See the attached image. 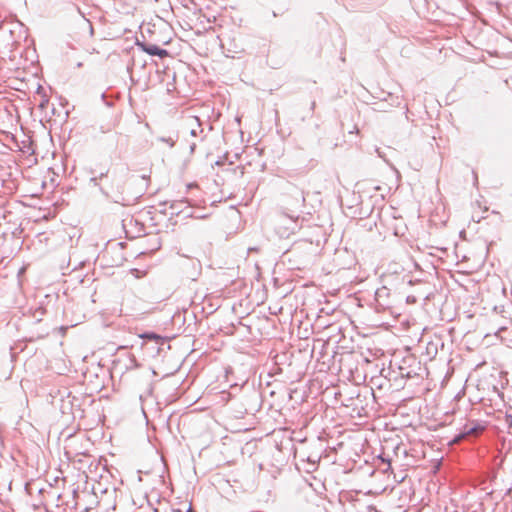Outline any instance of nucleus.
<instances>
[{"mask_svg":"<svg viewBox=\"0 0 512 512\" xmlns=\"http://www.w3.org/2000/svg\"><path fill=\"white\" fill-rule=\"evenodd\" d=\"M110 184L106 187H100L101 193L112 202L123 206L129 205L131 198L125 195V186L133 177H128L125 172L113 171L109 173Z\"/></svg>","mask_w":512,"mask_h":512,"instance_id":"obj_1","label":"nucleus"},{"mask_svg":"<svg viewBox=\"0 0 512 512\" xmlns=\"http://www.w3.org/2000/svg\"><path fill=\"white\" fill-rule=\"evenodd\" d=\"M46 313V310L44 307L42 306H38L37 308H35L32 312V317L36 320V321H40L42 316Z\"/></svg>","mask_w":512,"mask_h":512,"instance_id":"obj_10","label":"nucleus"},{"mask_svg":"<svg viewBox=\"0 0 512 512\" xmlns=\"http://www.w3.org/2000/svg\"><path fill=\"white\" fill-rule=\"evenodd\" d=\"M136 45L140 50L147 53L150 56H157L161 59L168 57L170 55L169 51L161 48L160 46L156 44H152L146 41H136Z\"/></svg>","mask_w":512,"mask_h":512,"instance_id":"obj_3","label":"nucleus"},{"mask_svg":"<svg viewBox=\"0 0 512 512\" xmlns=\"http://www.w3.org/2000/svg\"><path fill=\"white\" fill-rule=\"evenodd\" d=\"M366 510H367V512H378V510L372 506H367Z\"/></svg>","mask_w":512,"mask_h":512,"instance_id":"obj_19","label":"nucleus"},{"mask_svg":"<svg viewBox=\"0 0 512 512\" xmlns=\"http://www.w3.org/2000/svg\"><path fill=\"white\" fill-rule=\"evenodd\" d=\"M118 137H119V134L118 133H113L111 135L108 136L109 140L112 142V143H117L118 141Z\"/></svg>","mask_w":512,"mask_h":512,"instance_id":"obj_15","label":"nucleus"},{"mask_svg":"<svg viewBox=\"0 0 512 512\" xmlns=\"http://www.w3.org/2000/svg\"><path fill=\"white\" fill-rule=\"evenodd\" d=\"M484 430V426L476 421L466 423L458 435L455 436L454 441L457 442L463 438L470 436H477Z\"/></svg>","mask_w":512,"mask_h":512,"instance_id":"obj_4","label":"nucleus"},{"mask_svg":"<svg viewBox=\"0 0 512 512\" xmlns=\"http://www.w3.org/2000/svg\"><path fill=\"white\" fill-rule=\"evenodd\" d=\"M142 337L147 340H153L158 345H163L166 343V337H162L154 332H145Z\"/></svg>","mask_w":512,"mask_h":512,"instance_id":"obj_8","label":"nucleus"},{"mask_svg":"<svg viewBox=\"0 0 512 512\" xmlns=\"http://www.w3.org/2000/svg\"><path fill=\"white\" fill-rule=\"evenodd\" d=\"M187 266L190 268V271H187L188 277L193 281L197 280L202 271L201 262L199 260L189 259Z\"/></svg>","mask_w":512,"mask_h":512,"instance_id":"obj_7","label":"nucleus"},{"mask_svg":"<svg viewBox=\"0 0 512 512\" xmlns=\"http://www.w3.org/2000/svg\"><path fill=\"white\" fill-rule=\"evenodd\" d=\"M473 181H474V185L477 186V184H478V176H477V173L475 171H473Z\"/></svg>","mask_w":512,"mask_h":512,"instance_id":"obj_18","label":"nucleus"},{"mask_svg":"<svg viewBox=\"0 0 512 512\" xmlns=\"http://www.w3.org/2000/svg\"><path fill=\"white\" fill-rule=\"evenodd\" d=\"M13 26L15 25L11 23L0 25V45L10 50L19 42V37H15L14 35Z\"/></svg>","mask_w":512,"mask_h":512,"instance_id":"obj_2","label":"nucleus"},{"mask_svg":"<svg viewBox=\"0 0 512 512\" xmlns=\"http://www.w3.org/2000/svg\"><path fill=\"white\" fill-rule=\"evenodd\" d=\"M380 459L382 460V462L386 463L387 464V468L384 469V471H387L390 467H391V461L389 458H384V457H380Z\"/></svg>","mask_w":512,"mask_h":512,"instance_id":"obj_16","label":"nucleus"},{"mask_svg":"<svg viewBox=\"0 0 512 512\" xmlns=\"http://www.w3.org/2000/svg\"><path fill=\"white\" fill-rule=\"evenodd\" d=\"M388 295V289L386 287H381L376 290L375 296L376 299L379 301L383 296Z\"/></svg>","mask_w":512,"mask_h":512,"instance_id":"obj_11","label":"nucleus"},{"mask_svg":"<svg viewBox=\"0 0 512 512\" xmlns=\"http://www.w3.org/2000/svg\"><path fill=\"white\" fill-rule=\"evenodd\" d=\"M188 512H191V507L188 509Z\"/></svg>","mask_w":512,"mask_h":512,"instance_id":"obj_22","label":"nucleus"},{"mask_svg":"<svg viewBox=\"0 0 512 512\" xmlns=\"http://www.w3.org/2000/svg\"><path fill=\"white\" fill-rule=\"evenodd\" d=\"M504 421L509 426V428L512 427V415L511 414H506Z\"/></svg>","mask_w":512,"mask_h":512,"instance_id":"obj_14","label":"nucleus"},{"mask_svg":"<svg viewBox=\"0 0 512 512\" xmlns=\"http://www.w3.org/2000/svg\"><path fill=\"white\" fill-rule=\"evenodd\" d=\"M185 201L184 200H181V201H173L171 204H170V209L173 210L172 213H179V204L181 203H184Z\"/></svg>","mask_w":512,"mask_h":512,"instance_id":"obj_13","label":"nucleus"},{"mask_svg":"<svg viewBox=\"0 0 512 512\" xmlns=\"http://www.w3.org/2000/svg\"><path fill=\"white\" fill-rule=\"evenodd\" d=\"M187 125L189 127V133L192 137H199L200 141L204 140L206 135H204V129L198 117H190L187 120Z\"/></svg>","mask_w":512,"mask_h":512,"instance_id":"obj_6","label":"nucleus"},{"mask_svg":"<svg viewBox=\"0 0 512 512\" xmlns=\"http://www.w3.org/2000/svg\"><path fill=\"white\" fill-rule=\"evenodd\" d=\"M158 140L168 144L170 148L174 147L176 142L172 137H159Z\"/></svg>","mask_w":512,"mask_h":512,"instance_id":"obj_12","label":"nucleus"},{"mask_svg":"<svg viewBox=\"0 0 512 512\" xmlns=\"http://www.w3.org/2000/svg\"><path fill=\"white\" fill-rule=\"evenodd\" d=\"M196 142H191L190 143V146H189V149H190V153H194L195 149H196Z\"/></svg>","mask_w":512,"mask_h":512,"instance_id":"obj_17","label":"nucleus"},{"mask_svg":"<svg viewBox=\"0 0 512 512\" xmlns=\"http://www.w3.org/2000/svg\"><path fill=\"white\" fill-rule=\"evenodd\" d=\"M104 177H109V170H107L106 172H101L99 176H94L90 178V182L96 187H103L102 185H100L99 180L103 179Z\"/></svg>","mask_w":512,"mask_h":512,"instance_id":"obj_9","label":"nucleus"},{"mask_svg":"<svg viewBox=\"0 0 512 512\" xmlns=\"http://www.w3.org/2000/svg\"><path fill=\"white\" fill-rule=\"evenodd\" d=\"M377 153H378V156L382 157L381 153L379 152L378 149H376Z\"/></svg>","mask_w":512,"mask_h":512,"instance_id":"obj_21","label":"nucleus"},{"mask_svg":"<svg viewBox=\"0 0 512 512\" xmlns=\"http://www.w3.org/2000/svg\"><path fill=\"white\" fill-rule=\"evenodd\" d=\"M315 106H316L315 101H312V102H311V106H310V110H311L312 112L314 111Z\"/></svg>","mask_w":512,"mask_h":512,"instance_id":"obj_20","label":"nucleus"},{"mask_svg":"<svg viewBox=\"0 0 512 512\" xmlns=\"http://www.w3.org/2000/svg\"><path fill=\"white\" fill-rule=\"evenodd\" d=\"M287 194L292 198L291 205L294 207H302L305 203L304 190L297 187L296 185L288 182L286 186Z\"/></svg>","mask_w":512,"mask_h":512,"instance_id":"obj_5","label":"nucleus"}]
</instances>
